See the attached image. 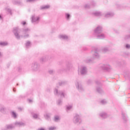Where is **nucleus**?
Wrapping results in <instances>:
<instances>
[{"label":"nucleus","instance_id":"17","mask_svg":"<svg viewBox=\"0 0 130 130\" xmlns=\"http://www.w3.org/2000/svg\"><path fill=\"white\" fill-rule=\"evenodd\" d=\"M73 109V105H68L66 106L67 112H70Z\"/></svg>","mask_w":130,"mask_h":130},{"label":"nucleus","instance_id":"51","mask_svg":"<svg viewBox=\"0 0 130 130\" xmlns=\"http://www.w3.org/2000/svg\"><path fill=\"white\" fill-rule=\"evenodd\" d=\"M13 91L14 92H16V90H15V89H13Z\"/></svg>","mask_w":130,"mask_h":130},{"label":"nucleus","instance_id":"16","mask_svg":"<svg viewBox=\"0 0 130 130\" xmlns=\"http://www.w3.org/2000/svg\"><path fill=\"white\" fill-rule=\"evenodd\" d=\"M92 15L96 16V17H101L102 16V13L100 11H95L93 12Z\"/></svg>","mask_w":130,"mask_h":130},{"label":"nucleus","instance_id":"37","mask_svg":"<svg viewBox=\"0 0 130 130\" xmlns=\"http://www.w3.org/2000/svg\"><path fill=\"white\" fill-rule=\"evenodd\" d=\"M125 48H126V49H130V45L128 44H126L125 46Z\"/></svg>","mask_w":130,"mask_h":130},{"label":"nucleus","instance_id":"23","mask_svg":"<svg viewBox=\"0 0 130 130\" xmlns=\"http://www.w3.org/2000/svg\"><path fill=\"white\" fill-rule=\"evenodd\" d=\"M0 111L3 113H5L6 111V109H5V108L3 106H0Z\"/></svg>","mask_w":130,"mask_h":130},{"label":"nucleus","instance_id":"46","mask_svg":"<svg viewBox=\"0 0 130 130\" xmlns=\"http://www.w3.org/2000/svg\"><path fill=\"white\" fill-rule=\"evenodd\" d=\"M113 30L114 31V32H115V33H117V32H118V31L115 28H113Z\"/></svg>","mask_w":130,"mask_h":130},{"label":"nucleus","instance_id":"5","mask_svg":"<svg viewBox=\"0 0 130 130\" xmlns=\"http://www.w3.org/2000/svg\"><path fill=\"white\" fill-rule=\"evenodd\" d=\"M75 84L76 89L79 92H83V91L84 90V87H83V86L82 85V83H81V82H80L79 81H76L75 82Z\"/></svg>","mask_w":130,"mask_h":130},{"label":"nucleus","instance_id":"30","mask_svg":"<svg viewBox=\"0 0 130 130\" xmlns=\"http://www.w3.org/2000/svg\"><path fill=\"white\" fill-rule=\"evenodd\" d=\"M124 40H128L130 39V35H126L124 37Z\"/></svg>","mask_w":130,"mask_h":130},{"label":"nucleus","instance_id":"27","mask_svg":"<svg viewBox=\"0 0 130 130\" xmlns=\"http://www.w3.org/2000/svg\"><path fill=\"white\" fill-rule=\"evenodd\" d=\"M96 92H98V93H102L103 92V90H102V88L98 87H96Z\"/></svg>","mask_w":130,"mask_h":130},{"label":"nucleus","instance_id":"13","mask_svg":"<svg viewBox=\"0 0 130 130\" xmlns=\"http://www.w3.org/2000/svg\"><path fill=\"white\" fill-rule=\"evenodd\" d=\"M96 5V2L92 1L90 4H85L84 5L85 9H90L91 6H95Z\"/></svg>","mask_w":130,"mask_h":130},{"label":"nucleus","instance_id":"20","mask_svg":"<svg viewBox=\"0 0 130 130\" xmlns=\"http://www.w3.org/2000/svg\"><path fill=\"white\" fill-rule=\"evenodd\" d=\"M71 18H72V16L70 15V14H69V13H66V21L69 22V21H70L71 20Z\"/></svg>","mask_w":130,"mask_h":130},{"label":"nucleus","instance_id":"43","mask_svg":"<svg viewBox=\"0 0 130 130\" xmlns=\"http://www.w3.org/2000/svg\"><path fill=\"white\" fill-rule=\"evenodd\" d=\"M56 128L55 127H50L49 129V130H54Z\"/></svg>","mask_w":130,"mask_h":130},{"label":"nucleus","instance_id":"10","mask_svg":"<svg viewBox=\"0 0 130 130\" xmlns=\"http://www.w3.org/2000/svg\"><path fill=\"white\" fill-rule=\"evenodd\" d=\"M13 33L17 39H20L21 36L19 35V30L17 27H15L13 29Z\"/></svg>","mask_w":130,"mask_h":130},{"label":"nucleus","instance_id":"32","mask_svg":"<svg viewBox=\"0 0 130 130\" xmlns=\"http://www.w3.org/2000/svg\"><path fill=\"white\" fill-rule=\"evenodd\" d=\"M39 115L37 114H32V117L33 118L36 119L38 118Z\"/></svg>","mask_w":130,"mask_h":130},{"label":"nucleus","instance_id":"47","mask_svg":"<svg viewBox=\"0 0 130 130\" xmlns=\"http://www.w3.org/2000/svg\"><path fill=\"white\" fill-rule=\"evenodd\" d=\"M21 24H22V25H26V22H25V21H22V22H21Z\"/></svg>","mask_w":130,"mask_h":130},{"label":"nucleus","instance_id":"38","mask_svg":"<svg viewBox=\"0 0 130 130\" xmlns=\"http://www.w3.org/2000/svg\"><path fill=\"white\" fill-rule=\"evenodd\" d=\"M59 86H62V85H64V81H60L59 82Z\"/></svg>","mask_w":130,"mask_h":130},{"label":"nucleus","instance_id":"35","mask_svg":"<svg viewBox=\"0 0 130 130\" xmlns=\"http://www.w3.org/2000/svg\"><path fill=\"white\" fill-rule=\"evenodd\" d=\"M26 47L28 48L30 45H31V42H27L25 44Z\"/></svg>","mask_w":130,"mask_h":130},{"label":"nucleus","instance_id":"22","mask_svg":"<svg viewBox=\"0 0 130 130\" xmlns=\"http://www.w3.org/2000/svg\"><path fill=\"white\" fill-rule=\"evenodd\" d=\"M122 118L124 121H126L127 120L126 115H125V114H123V113H122Z\"/></svg>","mask_w":130,"mask_h":130},{"label":"nucleus","instance_id":"44","mask_svg":"<svg viewBox=\"0 0 130 130\" xmlns=\"http://www.w3.org/2000/svg\"><path fill=\"white\" fill-rule=\"evenodd\" d=\"M91 83H92V80H88L87 81V84H88V85H90Z\"/></svg>","mask_w":130,"mask_h":130},{"label":"nucleus","instance_id":"6","mask_svg":"<svg viewBox=\"0 0 130 130\" xmlns=\"http://www.w3.org/2000/svg\"><path fill=\"white\" fill-rule=\"evenodd\" d=\"M23 35L21 36V37L23 38H28L29 37V32H30V29L28 28H25L23 29Z\"/></svg>","mask_w":130,"mask_h":130},{"label":"nucleus","instance_id":"34","mask_svg":"<svg viewBox=\"0 0 130 130\" xmlns=\"http://www.w3.org/2000/svg\"><path fill=\"white\" fill-rule=\"evenodd\" d=\"M59 120V117L58 116H56L54 117V121H58Z\"/></svg>","mask_w":130,"mask_h":130},{"label":"nucleus","instance_id":"3","mask_svg":"<svg viewBox=\"0 0 130 130\" xmlns=\"http://www.w3.org/2000/svg\"><path fill=\"white\" fill-rule=\"evenodd\" d=\"M73 122L74 124H81L82 122L81 114L76 113L73 118Z\"/></svg>","mask_w":130,"mask_h":130},{"label":"nucleus","instance_id":"12","mask_svg":"<svg viewBox=\"0 0 130 130\" xmlns=\"http://www.w3.org/2000/svg\"><path fill=\"white\" fill-rule=\"evenodd\" d=\"M114 16V13L113 12H108L105 13L104 17L105 18H111Z\"/></svg>","mask_w":130,"mask_h":130},{"label":"nucleus","instance_id":"14","mask_svg":"<svg viewBox=\"0 0 130 130\" xmlns=\"http://www.w3.org/2000/svg\"><path fill=\"white\" fill-rule=\"evenodd\" d=\"M31 19L32 23H38L40 18L39 17H35V15H33Z\"/></svg>","mask_w":130,"mask_h":130},{"label":"nucleus","instance_id":"7","mask_svg":"<svg viewBox=\"0 0 130 130\" xmlns=\"http://www.w3.org/2000/svg\"><path fill=\"white\" fill-rule=\"evenodd\" d=\"M31 69L32 71L37 72L40 70V65L37 62H35L32 64Z\"/></svg>","mask_w":130,"mask_h":130},{"label":"nucleus","instance_id":"50","mask_svg":"<svg viewBox=\"0 0 130 130\" xmlns=\"http://www.w3.org/2000/svg\"><path fill=\"white\" fill-rule=\"evenodd\" d=\"M38 130H44V128H39Z\"/></svg>","mask_w":130,"mask_h":130},{"label":"nucleus","instance_id":"2","mask_svg":"<svg viewBox=\"0 0 130 130\" xmlns=\"http://www.w3.org/2000/svg\"><path fill=\"white\" fill-rule=\"evenodd\" d=\"M91 52H92V56L91 57L90 59H88L87 62H91V61H92V60H94V59H95V58H100L101 56L100 54H99V53H98V48H97V47H92Z\"/></svg>","mask_w":130,"mask_h":130},{"label":"nucleus","instance_id":"1","mask_svg":"<svg viewBox=\"0 0 130 130\" xmlns=\"http://www.w3.org/2000/svg\"><path fill=\"white\" fill-rule=\"evenodd\" d=\"M93 36L95 37L96 39H104V38H105V35L102 33V26H99L95 28Z\"/></svg>","mask_w":130,"mask_h":130},{"label":"nucleus","instance_id":"4","mask_svg":"<svg viewBox=\"0 0 130 130\" xmlns=\"http://www.w3.org/2000/svg\"><path fill=\"white\" fill-rule=\"evenodd\" d=\"M79 74H80L82 76L87 74L88 73V69L85 66H81L79 68L78 70Z\"/></svg>","mask_w":130,"mask_h":130},{"label":"nucleus","instance_id":"18","mask_svg":"<svg viewBox=\"0 0 130 130\" xmlns=\"http://www.w3.org/2000/svg\"><path fill=\"white\" fill-rule=\"evenodd\" d=\"M15 124L17 126H24L25 125V123L22 122H16Z\"/></svg>","mask_w":130,"mask_h":130},{"label":"nucleus","instance_id":"53","mask_svg":"<svg viewBox=\"0 0 130 130\" xmlns=\"http://www.w3.org/2000/svg\"><path fill=\"white\" fill-rule=\"evenodd\" d=\"M1 55H2V54H1V52H0V56H1Z\"/></svg>","mask_w":130,"mask_h":130},{"label":"nucleus","instance_id":"48","mask_svg":"<svg viewBox=\"0 0 130 130\" xmlns=\"http://www.w3.org/2000/svg\"><path fill=\"white\" fill-rule=\"evenodd\" d=\"M18 110H19V111H22V110H23V108H19Z\"/></svg>","mask_w":130,"mask_h":130},{"label":"nucleus","instance_id":"31","mask_svg":"<svg viewBox=\"0 0 130 130\" xmlns=\"http://www.w3.org/2000/svg\"><path fill=\"white\" fill-rule=\"evenodd\" d=\"M107 103V101L106 100H102L101 101V104H106Z\"/></svg>","mask_w":130,"mask_h":130},{"label":"nucleus","instance_id":"49","mask_svg":"<svg viewBox=\"0 0 130 130\" xmlns=\"http://www.w3.org/2000/svg\"><path fill=\"white\" fill-rule=\"evenodd\" d=\"M29 103H31L32 102V100H28Z\"/></svg>","mask_w":130,"mask_h":130},{"label":"nucleus","instance_id":"8","mask_svg":"<svg viewBox=\"0 0 130 130\" xmlns=\"http://www.w3.org/2000/svg\"><path fill=\"white\" fill-rule=\"evenodd\" d=\"M101 69L102 70H103V71H109L110 70H112V68H111V66H110V65L109 64H107L102 66Z\"/></svg>","mask_w":130,"mask_h":130},{"label":"nucleus","instance_id":"15","mask_svg":"<svg viewBox=\"0 0 130 130\" xmlns=\"http://www.w3.org/2000/svg\"><path fill=\"white\" fill-rule=\"evenodd\" d=\"M72 63H71L69 61H67L66 62V70L67 71H69V70L70 69H72Z\"/></svg>","mask_w":130,"mask_h":130},{"label":"nucleus","instance_id":"33","mask_svg":"<svg viewBox=\"0 0 130 130\" xmlns=\"http://www.w3.org/2000/svg\"><path fill=\"white\" fill-rule=\"evenodd\" d=\"M48 73H49V74H50V75H52V74H53V73H54V71L52 69H49Z\"/></svg>","mask_w":130,"mask_h":130},{"label":"nucleus","instance_id":"42","mask_svg":"<svg viewBox=\"0 0 130 130\" xmlns=\"http://www.w3.org/2000/svg\"><path fill=\"white\" fill-rule=\"evenodd\" d=\"M35 1H36V0H27L26 2L27 3H33V2H35Z\"/></svg>","mask_w":130,"mask_h":130},{"label":"nucleus","instance_id":"29","mask_svg":"<svg viewBox=\"0 0 130 130\" xmlns=\"http://www.w3.org/2000/svg\"><path fill=\"white\" fill-rule=\"evenodd\" d=\"M13 4L14 5H20V4H21V2L19 1H13Z\"/></svg>","mask_w":130,"mask_h":130},{"label":"nucleus","instance_id":"24","mask_svg":"<svg viewBox=\"0 0 130 130\" xmlns=\"http://www.w3.org/2000/svg\"><path fill=\"white\" fill-rule=\"evenodd\" d=\"M44 116L46 119H49L50 118V114L47 113L44 115Z\"/></svg>","mask_w":130,"mask_h":130},{"label":"nucleus","instance_id":"28","mask_svg":"<svg viewBox=\"0 0 130 130\" xmlns=\"http://www.w3.org/2000/svg\"><path fill=\"white\" fill-rule=\"evenodd\" d=\"M0 45L1 46H7V45H8V43L5 42H0Z\"/></svg>","mask_w":130,"mask_h":130},{"label":"nucleus","instance_id":"54","mask_svg":"<svg viewBox=\"0 0 130 130\" xmlns=\"http://www.w3.org/2000/svg\"><path fill=\"white\" fill-rule=\"evenodd\" d=\"M19 84H17V85L18 86Z\"/></svg>","mask_w":130,"mask_h":130},{"label":"nucleus","instance_id":"39","mask_svg":"<svg viewBox=\"0 0 130 130\" xmlns=\"http://www.w3.org/2000/svg\"><path fill=\"white\" fill-rule=\"evenodd\" d=\"M46 58L45 57H42L41 58V61H45Z\"/></svg>","mask_w":130,"mask_h":130},{"label":"nucleus","instance_id":"41","mask_svg":"<svg viewBox=\"0 0 130 130\" xmlns=\"http://www.w3.org/2000/svg\"><path fill=\"white\" fill-rule=\"evenodd\" d=\"M70 37L68 36H66V41H69V40H70Z\"/></svg>","mask_w":130,"mask_h":130},{"label":"nucleus","instance_id":"26","mask_svg":"<svg viewBox=\"0 0 130 130\" xmlns=\"http://www.w3.org/2000/svg\"><path fill=\"white\" fill-rule=\"evenodd\" d=\"M12 128H14V126L12 124L6 126V129H12Z\"/></svg>","mask_w":130,"mask_h":130},{"label":"nucleus","instance_id":"36","mask_svg":"<svg viewBox=\"0 0 130 130\" xmlns=\"http://www.w3.org/2000/svg\"><path fill=\"white\" fill-rule=\"evenodd\" d=\"M12 116L14 118H17V114H16V113H15L14 112H12Z\"/></svg>","mask_w":130,"mask_h":130},{"label":"nucleus","instance_id":"11","mask_svg":"<svg viewBox=\"0 0 130 130\" xmlns=\"http://www.w3.org/2000/svg\"><path fill=\"white\" fill-rule=\"evenodd\" d=\"M54 93L55 95H60L61 97H64L65 92L64 91H60L59 93H58V90L57 89H55L54 90Z\"/></svg>","mask_w":130,"mask_h":130},{"label":"nucleus","instance_id":"21","mask_svg":"<svg viewBox=\"0 0 130 130\" xmlns=\"http://www.w3.org/2000/svg\"><path fill=\"white\" fill-rule=\"evenodd\" d=\"M50 8V6L49 5H45L44 6H42L41 7V10H48Z\"/></svg>","mask_w":130,"mask_h":130},{"label":"nucleus","instance_id":"45","mask_svg":"<svg viewBox=\"0 0 130 130\" xmlns=\"http://www.w3.org/2000/svg\"><path fill=\"white\" fill-rule=\"evenodd\" d=\"M61 100H58L57 102V104H58V105H60V104H61Z\"/></svg>","mask_w":130,"mask_h":130},{"label":"nucleus","instance_id":"40","mask_svg":"<svg viewBox=\"0 0 130 130\" xmlns=\"http://www.w3.org/2000/svg\"><path fill=\"white\" fill-rule=\"evenodd\" d=\"M6 10L8 12V13H11L12 12V10L10 9V8H6Z\"/></svg>","mask_w":130,"mask_h":130},{"label":"nucleus","instance_id":"9","mask_svg":"<svg viewBox=\"0 0 130 130\" xmlns=\"http://www.w3.org/2000/svg\"><path fill=\"white\" fill-rule=\"evenodd\" d=\"M99 116L102 119H105V118L109 117V115H108L105 112H102L99 114Z\"/></svg>","mask_w":130,"mask_h":130},{"label":"nucleus","instance_id":"25","mask_svg":"<svg viewBox=\"0 0 130 130\" xmlns=\"http://www.w3.org/2000/svg\"><path fill=\"white\" fill-rule=\"evenodd\" d=\"M58 38H59V39H61V40H63L66 39V36L63 35H59Z\"/></svg>","mask_w":130,"mask_h":130},{"label":"nucleus","instance_id":"19","mask_svg":"<svg viewBox=\"0 0 130 130\" xmlns=\"http://www.w3.org/2000/svg\"><path fill=\"white\" fill-rule=\"evenodd\" d=\"M102 52H104V53H106V52H108V51H109V49L107 47H104L102 48Z\"/></svg>","mask_w":130,"mask_h":130},{"label":"nucleus","instance_id":"52","mask_svg":"<svg viewBox=\"0 0 130 130\" xmlns=\"http://www.w3.org/2000/svg\"><path fill=\"white\" fill-rule=\"evenodd\" d=\"M0 19H2V16L0 15Z\"/></svg>","mask_w":130,"mask_h":130}]
</instances>
